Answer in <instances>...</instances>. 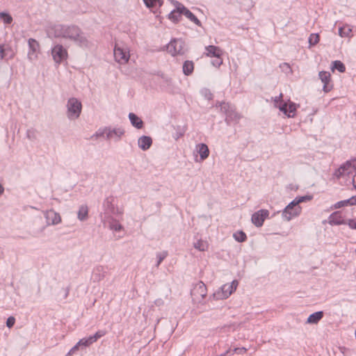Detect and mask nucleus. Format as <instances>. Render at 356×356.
I'll list each match as a JSON object with an SVG mask.
<instances>
[{
  "instance_id": "1",
  "label": "nucleus",
  "mask_w": 356,
  "mask_h": 356,
  "mask_svg": "<svg viewBox=\"0 0 356 356\" xmlns=\"http://www.w3.org/2000/svg\"><path fill=\"white\" fill-rule=\"evenodd\" d=\"M49 37L62 38L71 40L81 47H87L89 41L81 29L76 25L55 24L47 31Z\"/></svg>"
},
{
  "instance_id": "2",
  "label": "nucleus",
  "mask_w": 356,
  "mask_h": 356,
  "mask_svg": "<svg viewBox=\"0 0 356 356\" xmlns=\"http://www.w3.org/2000/svg\"><path fill=\"white\" fill-rule=\"evenodd\" d=\"M67 116L70 120H75L80 116L82 109L81 102L75 97L68 99L67 104Z\"/></svg>"
},
{
  "instance_id": "3",
  "label": "nucleus",
  "mask_w": 356,
  "mask_h": 356,
  "mask_svg": "<svg viewBox=\"0 0 356 356\" xmlns=\"http://www.w3.org/2000/svg\"><path fill=\"white\" fill-rule=\"evenodd\" d=\"M220 111L225 115V122L229 124L232 122H236L240 119L239 114L236 111L234 106L222 102L220 103Z\"/></svg>"
},
{
  "instance_id": "4",
  "label": "nucleus",
  "mask_w": 356,
  "mask_h": 356,
  "mask_svg": "<svg viewBox=\"0 0 356 356\" xmlns=\"http://www.w3.org/2000/svg\"><path fill=\"white\" fill-rule=\"evenodd\" d=\"M167 51L172 56L183 55L186 51V43L181 39H173L166 46Z\"/></svg>"
},
{
  "instance_id": "5",
  "label": "nucleus",
  "mask_w": 356,
  "mask_h": 356,
  "mask_svg": "<svg viewBox=\"0 0 356 356\" xmlns=\"http://www.w3.org/2000/svg\"><path fill=\"white\" fill-rule=\"evenodd\" d=\"M301 211L302 208L293 200L284 208L282 217L284 220L289 221L293 218L299 216Z\"/></svg>"
},
{
  "instance_id": "6",
  "label": "nucleus",
  "mask_w": 356,
  "mask_h": 356,
  "mask_svg": "<svg viewBox=\"0 0 356 356\" xmlns=\"http://www.w3.org/2000/svg\"><path fill=\"white\" fill-rule=\"evenodd\" d=\"M113 54L115 61L120 64L127 63L130 57L128 48L119 46L117 44L115 46Z\"/></svg>"
},
{
  "instance_id": "7",
  "label": "nucleus",
  "mask_w": 356,
  "mask_h": 356,
  "mask_svg": "<svg viewBox=\"0 0 356 356\" xmlns=\"http://www.w3.org/2000/svg\"><path fill=\"white\" fill-rule=\"evenodd\" d=\"M207 286L202 282H199L195 284L191 290V294L193 300L200 302L207 296Z\"/></svg>"
},
{
  "instance_id": "8",
  "label": "nucleus",
  "mask_w": 356,
  "mask_h": 356,
  "mask_svg": "<svg viewBox=\"0 0 356 356\" xmlns=\"http://www.w3.org/2000/svg\"><path fill=\"white\" fill-rule=\"evenodd\" d=\"M51 55L56 63H60L67 58V51L62 44H57L51 49Z\"/></svg>"
},
{
  "instance_id": "9",
  "label": "nucleus",
  "mask_w": 356,
  "mask_h": 356,
  "mask_svg": "<svg viewBox=\"0 0 356 356\" xmlns=\"http://www.w3.org/2000/svg\"><path fill=\"white\" fill-rule=\"evenodd\" d=\"M172 3L173 5H177V10H179V13H182L184 15H185L188 19L194 22L198 26H202L201 22L197 19V17L183 4L175 0H172Z\"/></svg>"
},
{
  "instance_id": "10",
  "label": "nucleus",
  "mask_w": 356,
  "mask_h": 356,
  "mask_svg": "<svg viewBox=\"0 0 356 356\" xmlns=\"http://www.w3.org/2000/svg\"><path fill=\"white\" fill-rule=\"evenodd\" d=\"M269 216V211L267 209H260L254 212L252 216V222L257 227L263 225L266 218Z\"/></svg>"
},
{
  "instance_id": "11",
  "label": "nucleus",
  "mask_w": 356,
  "mask_h": 356,
  "mask_svg": "<svg viewBox=\"0 0 356 356\" xmlns=\"http://www.w3.org/2000/svg\"><path fill=\"white\" fill-rule=\"evenodd\" d=\"M105 334V332L103 330L97 331L94 335L90 336L86 338H83L80 339L77 343L78 346L80 348H83L89 346L94 342H95L98 339L103 337Z\"/></svg>"
},
{
  "instance_id": "12",
  "label": "nucleus",
  "mask_w": 356,
  "mask_h": 356,
  "mask_svg": "<svg viewBox=\"0 0 356 356\" xmlns=\"http://www.w3.org/2000/svg\"><path fill=\"white\" fill-rule=\"evenodd\" d=\"M233 293V287L229 286V284H224L219 290L213 294L216 300H222L227 298Z\"/></svg>"
},
{
  "instance_id": "13",
  "label": "nucleus",
  "mask_w": 356,
  "mask_h": 356,
  "mask_svg": "<svg viewBox=\"0 0 356 356\" xmlns=\"http://www.w3.org/2000/svg\"><path fill=\"white\" fill-rule=\"evenodd\" d=\"M29 51L28 52V57L29 60H33L37 58V53L39 51V43L33 38H29L28 40Z\"/></svg>"
},
{
  "instance_id": "14",
  "label": "nucleus",
  "mask_w": 356,
  "mask_h": 356,
  "mask_svg": "<svg viewBox=\"0 0 356 356\" xmlns=\"http://www.w3.org/2000/svg\"><path fill=\"white\" fill-rule=\"evenodd\" d=\"M47 225H57L61 222V217L54 210L47 211L44 213Z\"/></svg>"
},
{
  "instance_id": "15",
  "label": "nucleus",
  "mask_w": 356,
  "mask_h": 356,
  "mask_svg": "<svg viewBox=\"0 0 356 356\" xmlns=\"http://www.w3.org/2000/svg\"><path fill=\"white\" fill-rule=\"evenodd\" d=\"M318 76L322 83H323V91L325 92L330 91L332 88V86L330 84L331 76L330 74L328 72L322 71L319 72Z\"/></svg>"
},
{
  "instance_id": "16",
  "label": "nucleus",
  "mask_w": 356,
  "mask_h": 356,
  "mask_svg": "<svg viewBox=\"0 0 356 356\" xmlns=\"http://www.w3.org/2000/svg\"><path fill=\"white\" fill-rule=\"evenodd\" d=\"M206 52L204 55L207 57H219L222 56L223 51L219 47L214 45H209L205 47Z\"/></svg>"
},
{
  "instance_id": "17",
  "label": "nucleus",
  "mask_w": 356,
  "mask_h": 356,
  "mask_svg": "<svg viewBox=\"0 0 356 356\" xmlns=\"http://www.w3.org/2000/svg\"><path fill=\"white\" fill-rule=\"evenodd\" d=\"M152 144V139L150 136H140L138 140V147L143 151L149 149Z\"/></svg>"
},
{
  "instance_id": "18",
  "label": "nucleus",
  "mask_w": 356,
  "mask_h": 356,
  "mask_svg": "<svg viewBox=\"0 0 356 356\" xmlns=\"http://www.w3.org/2000/svg\"><path fill=\"white\" fill-rule=\"evenodd\" d=\"M329 223L332 225H345L346 224V220L342 219V217L339 211H336L330 216Z\"/></svg>"
},
{
  "instance_id": "19",
  "label": "nucleus",
  "mask_w": 356,
  "mask_h": 356,
  "mask_svg": "<svg viewBox=\"0 0 356 356\" xmlns=\"http://www.w3.org/2000/svg\"><path fill=\"white\" fill-rule=\"evenodd\" d=\"M124 134V131L122 128H114L111 129L108 128V131L106 134V139L109 140L113 138V136H115L117 138V140H119L122 136H123Z\"/></svg>"
},
{
  "instance_id": "20",
  "label": "nucleus",
  "mask_w": 356,
  "mask_h": 356,
  "mask_svg": "<svg viewBox=\"0 0 356 356\" xmlns=\"http://www.w3.org/2000/svg\"><path fill=\"white\" fill-rule=\"evenodd\" d=\"M354 165L356 166V161L354 160L353 161H347L346 163L343 164L339 169L338 172L339 175L342 176L345 174H350L351 168H354Z\"/></svg>"
},
{
  "instance_id": "21",
  "label": "nucleus",
  "mask_w": 356,
  "mask_h": 356,
  "mask_svg": "<svg viewBox=\"0 0 356 356\" xmlns=\"http://www.w3.org/2000/svg\"><path fill=\"white\" fill-rule=\"evenodd\" d=\"M129 119L131 122V124L133 127H136V129H142L144 126L143 121L135 113H129Z\"/></svg>"
},
{
  "instance_id": "22",
  "label": "nucleus",
  "mask_w": 356,
  "mask_h": 356,
  "mask_svg": "<svg viewBox=\"0 0 356 356\" xmlns=\"http://www.w3.org/2000/svg\"><path fill=\"white\" fill-rule=\"evenodd\" d=\"M323 317V312L322 311H318L314 312L309 316L307 320V323L309 324H316L321 320Z\"/></svg>"
},
{
  "instance_id": "23",
  "label": "nucleus",
  "mask_w": 356,
  "mask_h": 356,
  "mask_svg": "<svg viewBox=\"0 0 356 356\" xmlns=\"http://www.w3.org/2000/svg\"><path fill=\"white\" fill-rule=\"evenodd\" d=\"M197 147L198 148V153L200 154L201 160L206 159L209 155L208 146L204 143H200L197 145Z\"/></svg>"
},
{
  "instance_id": "24",
  "label": "nucleus",
  "mask_w": 356,
  "mask_h": 356,
  "mask_svg": "<svg viewBox=\"0 0 356 356\" xmlns=\"http://www.w3.org/2000/svg\"><path fill=\"white\" fill-rule=\"evenodd\" d=\"M88 217V208L86 205H81L77 213V218L81 221L86 220Z\"/></svg>"
},
{
  "instance_id": "25",
  "label": "nucleus",
  "mask_w": 356,
  "mask_h": 356,
  "mask_svg": "<svg viewBox=\"0 0 356 356\" xmlns=\"http://www.w3.org/2000/svg\"><path fill=\"white\" fill-rule=\"evenodd\" d=\"M194 70V64L193 61L186 60L183 64V72L185 75L191 74Z\"/></svg>"
},
{
  "instance_id": "26",
  "label": "nucleus",
  "mask_w": 356,
  "mask_h": 356,
  "mask_svg": "<svg viewBox=\"0 0 356 356\" xmlns=\"http://www.w3.org/2000/svg\"><path fill=\"white\" fill-rule=\"evenodd\" d=\"M113 198L112 197H106L104 202V207L105 211L108 213H113L115 211L114 204H113Z\"/></svg>"
},
{
  "instance_id": "27",
  "label": "nucleus",
  "mask_w": 356,
  "mask_h": 356,
  "mask_svg": "<svg viewBox=\"0 0 356 356\" xmlns=\"http://www.w3.org/2000/svg\"><path fill=\"white\" fill-rule=\"evenodd\" d=\"M176 8L170 12L168 15V18L171 19L174 22H179L181 15H183L182 13H179V10H177V5H175Z\"/></svg>"
},
{
  "instance_id": "28",
  "label": "nucleus",
  "mask_w": 356,
  "mask_h": 356,
  "mask_svg": "<svg viewBox=\"0 0 356 356\" xmlns=\"http://www.w3.org/2000/svg\"><path fill=\"white\" fill-rule=\"evenodd\" d=\"M193 247L200 251L204 252L208 250L209 244L205 241L198 240L194 243Z\"/></svg>"
},
{
  "instance_id": "29",
  "label": "nucleus",
  "mask_w": 356,
  "mask_h": 356,
  "mask_svg": "<svg viewBox=\"0 0 356 356\" xmlns=\"http://www.w3.org/2000/svg\"><path fill=\"white\" fill-rule=\"evenodd\" d=\"M108 223H109V227L111 229L118 232L122 229V226L121 225V224L113 218L111 219V220L108 222Z\"/></svg>"
},
{
  "instance_id": "30",
  "label": "nucleus",
  "mask_w": 356,
  "mask_h": 356,
  "mask_svg": "<svg viewBox=\"0 0 356 356\" xmlns=\"http://www.w3.org/2000/svg\"><path fill=\"white\" fill-rule=\"evenodd\" d=\"M337 70L339 72H344L346 67L344 64L340 60H335L332 63V70Z\"/></svg>"
},
{
  "instance_id": "31",
  "label": "nucleus",
  "mask_w": 356,
  "mask_h": 356,
  "mask_svg": "<svg viewBox=\"0 0 356 356\" xmlns=\"http://www.w3.org/2000/svg\"><path fill=\"white\" fill-rule=\"evenodd\" d=\"M233 236L238 242H244L247 239L246 234L243 231H238L234 233Z\"/></svg>"
},
{
  "instance_id": "32",
  "label": "nucleus",
  "mask_w": 356,
  "mask_h": 356,
  "mask_svg": "<svg viewBox=\"0 0 356 356\" xmlns=\"http://www.w3.org/2000/svg\"><path fill=\"white\" fill-rule=\"evenodd\" d=\"M308 41L310 47L316 45L319 42V35L318 33H312L309 37Z\"/></svg>"
},
{
  "instance_id": "33",
  "label": "nucleus",
  "mask_w": 356,
  "mask_h": 356,
  "mask_svg": "<svg viewBox=\"0 0 356 356\" xmlns=\"http://www.w3.org/2000/svg\"><path fill=\"white\" fill-rule=\"evenodd\" d=\"M313 199V195H307L305 196H299L296 197L294 200L296 202L297 204L299 205L300 203L310 201Z\"/></svg>"
},
{
  "instance_id": "34",
  "label": "nucleus",
  "mask_w": 356,
  "mask_h": 356,
  "mask_svg": "<svg viewBox=\"0 0 356 356\" xmlns=\"http://www.w3.org/2000/svg\"><path fill=\"white\" fill-rule=\"evenodd\" d=\"M348 206H350V200L349 199L337 202L336 204H334L332 207V208L336 209H339V208L343 207H348Z\"/></svg>"
},
{
  "instance_id": "35",
  "label": "nucleus",
  "mask_w": 356,
  "mask_h": 356,
  "mask_svg": "<svg viewBox=\"0 0 356 356\" xmlns=\"http://www.w3.org/2000/svg\"><path fill=\"white\" fill-rule=\"evenodd\" d=\"M168 256V252L163 251L161 252H159L156 254L157 263L156 264V267H159L161 263Z\"/></svg>"
},
{
  "instance_id": "36",
  "label": "nucleus",
  "mask_w": 356,
  "mask_h": 356,
  "mask_svg": "<svg viewBox=\"0 0 356 356\" xmlns=\"http://www.w3.org/2000/svg\"><path fill=\"white\" fill-rule=\"evenodd\" d=\"M143 1L148 8L155 7L157 3H159L160 6H161V0H143Z\"/></svg>"
},
{
  "instance_id": "37",
  "label": "nucleus",
  "mask_w": 356,
  "mask_h": 356,
  "mask_svg": "<svg viewBox=\"0 0 356 356\" xmlns=\"http://www.w3.org/2000/svg\"><path fill=\"white\" fill-rule=\"evenodd\" d=\"M280 67L281 68L282 71L284 72L285 74H292L293 71L291 70V66L287 63H283L280 65Z\"/></svg>"
},
{
  "instance_id": "38",
  "label": "nucleus",
  "mask_w": 356,
  "mask_h": 356,
  "mask_svg": "<svg viewBox=\"0 0 356 356\" xmlns=\"http://www.w3.org/2000/svg\"><path fill=\"white\" fill-rule=\"evenodd\" d=\"M279 109L283 112L285 115H286L289 118L293 117V114L291 115L288 113V104L287 103H282L278 106Z\"/></svg>"
},
{
  "instance_id": "39",
  "label": "nucleus",
  "mask_w": 356,
  "mask_h": 356,
  "mask_svg": "<svg viewBox=\"0 0 356 356\" xmlns=\"http://www.w3.org/2000/svg\"><path fill=\"white\" fill-rule=\"evenodd\" d=\"M0 16L6 24H8L13 22V17L8 13H1Z\"/></svg>"
},
{
  "instance_id": "40",
  "label": "nucleus",
  "mask_w": 356,
  "mask_h": 356,
  "mask_svg": "<svg viewBox=\"0 0 356 356\" xmlns=\"http://www.w3.org/2000/svg\"><path fill=\"white\" fill-rule=\"evenodd\" d=\"M215 58H216V59L211 61V64L213 66L218 67L222 64V56H220L219 57H215Z\"/></svg>"
},
{
  "instance_id": "41",
  "label": "nucleus",
  "mask_w": 356,
  "mask_h": 356,
  "mask_svg": "<svg viewBox=\"0 0 356 356\" xmlns=\"http://www.w3.org/2000/svg\"><path fill=\"white\" fill-rule=\"evenodd\" d=\"M296 111V104L293 102H290L289 104L288 105V113H289V114L292 113V115L293 114L294 115V113Z\"/></svg>"
},
{
  "instance_id": "42",
  "label": "nucleus",
  "mask_w": 356,
  "mask_h": 356,
  "mask_svg": "<svg viewBox=\"0 0 356 356\" xmlns=\"http://www.w3.org/2000/svg\"><path fill=\"white\" fill-rule=\"evenodd\" d=\"M15 323V318L13 316H10L7 318L6 326L11 328Z\"/></svg>"
},
{
  "instance_id": "43",
  "label": "nucleus",
  "mask_w": 356,
  "mask_h": 356,
  "mask_svg": "<svg viewBox=\"0 0 356 356\" xmlns=\"http://www.w3.org/2000/svg\"><path fill=\"white\" fill-rule=\"evenodd\" d=\"M107 131H108V128L105 127L102 130H101V129L98 130L94 136H96L97 138L101 137V136H104V134L106 135Z\"/></svg>"
},
{
  "instance_id": "44",
  "label": "nucleus",
  "mask_w": 356,
  "mask_h": 356,
  "mask_svg": "<svg viewBox=\"0 0 356 356\" xmlns=\"http://www.w3.org/2000/svg\"><path fill=\"white\" fill-rule=\"evenodd\" d=\"M79 348H80V346H78V343H76V344L75 346H74L70 350V351L67 353V355L65 356H71V355H72L73 354H74L79 350Z\"/></svg>"
},
{
  "instance_id": "45",
  "label": "nucleus",
  "mask_w": 356,
  "mask_h": 356,
  "mask_svg": "<svg viewBox=\"0 0 356 356\" xmlns=\"http://www.w3.org/2000/svg\"><path fill=\"white\" fill-rule=\"evenodd\" d=\"M247 351V349L244 347L242 348H235L232 350V353H238V354H243L245 353Z\"/></svg>"
},
{
  "instance_id": "46",
  "label": "nucleus",
  "mask_w": 356,
  "mask_h": 356,
  "mask_svg": "<svg viewBox=\"0 0 356 356\" xmlns=\"http://www.w3.org/2000/svg\"><path fill=\"white\" fill-rule=\"evenodd\" d=\"M346 224L348 225L349 227L353 229H356V220L354 219H349Z\"/></svg>"
},
{
  "instance_id": "47",
  "label": "nucleus",
  "mask_w": 356,
  "mask_h": 356,
  "mask_svg": "<svg viewBox=\"0 0 356 356\" xmlns=\"http://www.w3.org/2000/svg\"><path fill=\"white\" fill-rule=\"evenodd\" d=\"M0 58L1 59L6 58V49L1 45H0Z\"/></svg>"
},
{
  "instance_id": "48",
  "label": "nucleus",
  "mask_w": 356,
  "mask_h": 356,
  "mask_svg": "<svg viewBox=\"0 0 356 356\" xmlns=\"http://www.w3.org/2000/svg\"><path fill=\"white\" fill-rule=\"evenodd\" d=\"M229 286L233 287V292L236 289V287L238 286V281L234 280L230 284H229Z\"/></svg>"
},
{
  "instance_id": "49",
  "label": "nucleus",
  "mask_w": 356,
  "mask_h": 356,
  "mask_svg": "<svg viewBox=\"0 0 356 356\" xmlns=\"http://www.w3.org/2000/svg\"><path fill=\"white\" fill-rule=\"evenodd\" d=\"M350 206L356 205V195L349 198Z\"/></svg>"
},
{
  "instance_id": "50",
  "label": "nucleus",
  "mask_w": 356,
  "mask_h": 356,
  "mask_svg": "<svg viewBox=\"0 0 356 356\" xmlns=\"http://www.w3.org/2000/svg\"><path fill=\"white\" fill-rule=\"evenodd\" d=\"M354 170H355V175L353 179V187L356 189V166L354 165Z\"/></svg>"
},
{
  "instance_id": "51",
  "label": "nucleus",
  "mask_w": 356,
  "mask_h": 356,
  "mask_svg": "<svg viewBox=\"0 0 356 356\" xmlns=\"http://www.w3.org/2000/svg\"><path fill=\"white\" fill-rule=\"evenodd\" d=\"M339 34L341 37H344V36L347 35L346 33H345L343 32V28H339Z\"/></svg>"
},
{
  "instance_id": "52",
  "label": "nucleus",
  "mask_w": 356,
  "mask_h": 356,
  "mask_svg": "<svg viewBox=\"0 0 356 356\" xmlns=\"http://www.w3.org/2000/svg\"><path fill=\"white\" fill-rule=\"evenodd\" d=\"M229 353H231V350L230 349H228L227 350H226L224 353H222L220 354V355H218V356H226L227 355H228Z\"/></svg>"
},
{
  "instance_id": "53",
  "label": "nucleus",
  "mask_w": 356,
  "mask_h": 356,
  "mask_svg": "<svg viewBox=\"0 0 356 356\" xmlns=\"http://www.w3.org/2000/svg\"><path fill=\"white\" fill-rule=\"evenodd\" d=\"M282 97V94H280L278 97H276V99H275V104L277 103L278 100H281Z\"/></svg>"
},
{
  "instance_id": "54",
  "label": "nucleus",
  "mask_w": 356,
  "mask_h": 356,
  "mask_svg": "<svg viewBox=\"0 0 356 356\" xmlns=\"http://www.w3.org/2000/svg\"><path fill=\"white\" fill-rule=\"evenodd\" d=\"M4 192V188L3 186L0 184V195H1Z\"/></svg>"
},
{
  "instance_id": "55",
  "label": "nucleus",
  "mask_w": 356,
  "mask_h": 356,
  "mask_svg": "<svg viewBox=\"0 0 356 356\" xmlns=\"http://www.w3.org/2000/svg\"><path fill=\"white\" fill-rule=\"evenodd\" d=\"M182 136V134H181V133H180V134H177V136H176V137H175V139H176V140H177V139H178L180 136Z\"/></svg>"
},
{
  "instance_id": "56",
  "label": "nucleus",
  "mask_w": 356,
  "mask_h": 356,
  "mask_svg": "<svg viewBox=\"0 0 356 356\" xmlns=\"http://www.w3.org/2000/svg\"><path fill=\"white\" fill-rule=\"evenodd\" d=\"M27 136H28L29 138H31V135H30V131H27Z\"/></svg>"
}]
</instances>
